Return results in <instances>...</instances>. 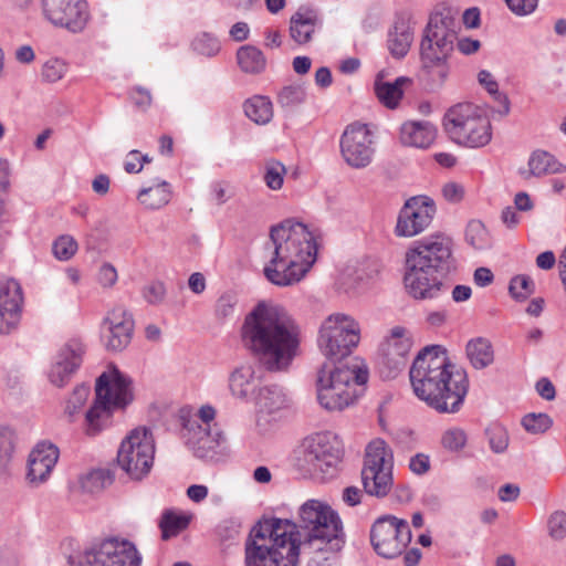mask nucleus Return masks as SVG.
I'll return each instance as SVG.
<instances>
[{
    "mask_svg": "<svg viewBox=\"0 0 566 566\" xmlns=\"http://www.w3.org/2000/svg\"><path fill=\"white\" fill-rule=\"evenodd\" d=\"M243 347L268 371H286L298 355L301 329L279 305L258 303L240 329Z\"/></svg>",
    "mask_w": 566,
    "mask_h": 566,
    "instance_id": "f257e3e1",
    "label": "nucleus"
},
{
    "mask_svg": "<svg viewBox=\"0 0 566 566\" xmlns=\"http://www.w3.org/2000/svg\"><path fill=\"white\" fill-rule=\"evenodd\" d=\"M409 378L415 395L439 413L458 412L469 390L465 370L452 364L440 345L419 352Z\"/></svg>",
    "mask_w": 566,
    "mask_h": 566,
    "instance_id": "f03ea898",
    "label": "nucleus"
},
{
    "mask_svg": "<svg viewBox=\"0 0 566 566\" xmlns=\"http://www.w3.org/2000/svg\"><path fill=\"white\" fill-rule=\"evenodd\" d=\"M265 250L269 251L263 269L265 279L285 287L298 283L308 272L316 260L317 243L304 223L287 219L271 228Z\"/></svg>",
    "mask_w": 566,
    "mask_h": 566,
    "instance_id": "7ed1b4c3",
    "label": "nucleus"
},
{
    "mask_svg": "<svg viewBox=\"0 0 566 566\" xmlns=\"http://www.w3.org/2000/svg\"><path fill=\"white\" fill-rule=\"evenodd\" d=\"M457 269L450 237L436 234L417 241L406 252V290L416 300L438 297L448 291L447 281Z\"/></svg>",
    "mask_w": 566,
    "mask_h": 566,
    "instance_id": "20e7f679",
    "label": "nucleus"
},
{
    "mask_svg": "<svg viewBox=\"0 0 566 566\" xmlns=\"http://www.w3.org/2000/svg\"><path fill=\"white\" fill-rule=\"evenodd\" d=\"M296 539L297 523L277 517L259 521L244 544L245 566H297L302 546ZM307 566H336V562L324 558V564L311 560Z\"/></svg>",
    "mask_w": 566,
    "mask_h": 566,
    "instance_id": "39448f33",
    "label": "nucleus"
},
{
    "mask_svg": "<svg viewBox=\"0 0 566 566\" xmlns=\"http://www.w3.org/2000/svg\"><path fill=\"white\" fill-rule=\"evenodd\" d=\"M457 22L448 8L431 13L420 43L421 80L427 88H440L449 75L448 60L457 40Z\"/></svg>",
    "mask_w": 566,
    "mask_h": 566,
    "instance_id": "423d86ee",
    "label": "nucleus"
},
{
    "mask_svg": "<svg viewBox=\"0 0 566 566\" xmlns=\"http://www.w3.org/2000/svg\"><path fill=\"white\" fill-rule=\"evenodd\" d=\"M302 551L336 554L345 545L343 523L328 504L306 501L298 510L297 539Z\"/></svg>",
    "mask_w": 566,
    "mask_h": 566,
    "instance_id": "0eeeda50",
    "label": "nucleus"
},
{
    "mask_svg": "<svg viewBox=\"0 0 566 566\" xmlns=\"http://www.w3.org/2000/svg\"><path fill=\"white\" fill-rule=\"evenodd\" d=\"M130 380L116 367L96 379L95 399L85 413L84 432L94 437L111 423L113 411L126 407L133 399Z\"/></svg>",
    "mask_w": 566,
    "mask_h": 566,
    "instance_id": "6e6552de",
    "label": "nucleus"
},
{
    "mask_svg": "<svg viewBox=\"0 0 566 566\" xmlns=\"http://www.w3.org/2000/svg\"><path fill=\"white\" fill-rule=\"evenodd\" d=\"M367 380L368 371L356 363L324 364L317 376L318 402L328 411H340L355 401V386Z\"/></svg>",
    "mask_w": 566,
    "mask_h": 566,
    "instance_id": "1a4fd4ad",
    "label": "nucleus"
},
{
    "mask_svg": "<svg viewBox=\"0 0 566 566\" xmlns=\"http://www.w3.org/2000/svg\"><path fill=\"white\" fill-rule=\"evenodd\" d=\"M444 128L454 143L464 147H484L492 139L490 119L471 103H460L449 108L444 116Z\"/></svg>",
    "mask_w": 566,
    "mask_h": 566,
    "instance_id": "9d476101",
    "label": "nucleus"
},
{
    "mask_svg": "<svg viewBox=\"0 0 566 566\" xmlns=\"http://www.w3.org/2000/svg\"><path fill=\"white\" fill-rule=\"evenodd\" d=\"M359 324L348 315L332 314L321 326L318 347L331 366L339 365L359 342Z\"/></svg>",
    "mask_w": 566,
    "mask_h": 566,
    "instance_id": "9b49d317",
    "label": "nucleus"
},
{
    "mask_svg": "<svg viewBox=\"0 0 566 566\" xmlns=\"http://www.w3.org/2000/svg\"><path fill=\"white\" fill-rule=\"evenodd\" d=\"M155 441L146 428L132 430L122 441L116 457L117 467L133 481L146 478L154 464Z\"/></svg>",
    "mask_w": 566,
    "mask_h": 566,
    "instance_id": "f8f14e48",
    "label": "nucleus"
},
{
    "mask_svg": "<svg viewBox=\"0 0 566 566\" xmlns=\"http://www.w3.org/2000/svg\"><path fill=\"white\" fill-rule=\"evenodd\" d=\"M392 453L385 441L375 440L366 448L361 482L365 492L376 497H385L391 490Z\"/></svg>",
    "mask_w": 566,
    "mask_h": 566,
    "instance_id": "ddd939ff",
    "label": "nucleus"
},
{
    "mask_svg": "<svg viewBox=\"0 0 566 566\" xmlns=\"http://www.w3.org/2000/svg\"><path fill=\"white\" fill-rule=\"evenodd\" d=\"M343 450L337 438L328 432L306 438L301 447L298 464L312 475L325 474L340 461Z\"/></svg>",
    "mask_w": 566,
    "mask_h": 566,
    "instance_id": "4468645a",
    "label": "nucleus"
},
{
    "mask_svg": "<svg viewBox=\"0 0 566 566\" xmlns=\"http://www.w3.org/2000/svg\"><path fill=\"white\" fill-rule=\"evenodd\" d=\"M411 541V530L406 520L394 515L378 517L370 528V543L385 558L399 556Z\"/></svg>",
    "mask_w": 566,
    "mask_h": 566,
    "instance_id": "2eb2a0df",
    "label": "nucleus"
},
{
    "mask_svg": "<svg viewBox=\"0 0 566 566\" xmlns=\"http://www.w3.org/2000/svg\"><path fill=\"white\" fill-rule=\"evenodd\" d=\"M339 147L345 163L355 169L369 166L375 155L373 134L366 124L359 122L346 126Z\"/></svg>",
    "mask_w": 566,
    "mask_h": 566,
    "instance_id": "dca6fc26",
    "label": "nucleus"
},
{
    "mask_svg": "<svg viewBox=\"0 0 566 566\" xmlns=\"http://www.w3.org/2000/svg\"><path fill=\"white\" fill-rule=\"evenodd\" d=\"M142 557L128 541L106 539L87 549L80 566H140Z\"/></svg>",
    "mask_w": 566,
    "mask_h": 566,
    "instance_id": "f3484780",
    "label": "nucleus"
},
{
    "mask_svg": "<svg viewBox=\"0 0 566 566\" xmlns=\"http://www.w3.org/2000/svg\"><path fill=\"white\" fill-rule=\"evenodd\" d=\"M436 214L434 201L427 196L409 198L399 211L395 233L411 238L424 231Z\"/></svg>",
    "mask_w": 566,
    "mask_h": 566,
    "instance_id": "a211bd4d",
    "label": "nucleus"
},
{
    "mask_svg": "<svg viewBox=\"0 0 566 566\" xmlns=\"http://www.w3.org/2000/svg\"><path fill=\"white\" fill-rule=\"evenodd\" d=\"M412 342L402 326H395L379 348V365L386 378H395L407 365Z\"/></svg>",
    "mask_w": 566,
    "mask_h": 566,
    "instance_id": "6ab92c4d",
    "label": "nucleus"
},
{
    "mask_svg": "<svg viewBox=\"0 0 566 566\" xmlns=\"http://www.w3.org/2000/svg\"><path fill=\"white\" fill-rule=\"evenodd\" d=\"M44 17L54 25L81 32L88 20L85 0H41Z\"/></svg>",
    "mask_w": 566,
    "mask_h": 566,
    "instance_id": "aec40b11",
    "label": "nucleus"
},
{
    "mask_svg": "<svg viewBox=\"0 0 566 566\" xmlns=\"http://www.w3.org/2000/svg\"><path fill=\"white\" fill-rule=\"evenodd\" d=\"M134 319L124 307L117 306L109 311L103 319L101 336L108 352H122L133 337Z\"/></svg>",
    "mask_w": 566,
    "mask_h": 566,
    "instance_id": "412c9836",
    "label": "nucleus"
},
{
    "mask_svg": "<svg viewBox=\"0 0 566 566\" xmlns=\"http://www.w3.org/2000/svg\"><path fill=\"white\" fill-rule=\"evenodd\" d=\"M182 437L188 448L200 459L212 458L216 449L226 441L223 433L216 424L213 428H207L199 424L197 419L184 422Z\"/></svg>",
    "mask_w": 566,
    "mask_h": 566,
    "instance_id": "4be33fe9",
    "label": "nucleus"
},
{
    "mask_svg": "<svg viewBox=\"0 0 566 566\" xmlns=\"http://www.w3.org/2000/svg\"><path fill=\"white\" fill-rule=\"evenodd\" d=\"M83 346L77 340H70L56 353L49 380L56 387H64L82 364Z\"/></svg>",
    "mask_w": 566,
    "mask_h": 566,
    "instance_id": "5701e85b",
    "label": "nucleus"
},
{
    "mask_svg": "<svg viewBox=\"0 0 566 566\" xmlns=\"http://www.w3.org/2000/svg\"><path fill=\"white\" fill-rule=\"evenodd\" d=\"M59 448L50 442H40L31 451L28 461L27 479L30 484L45 482L59 460Z\"/></svg>",
    "mask_w": 566,
    "mask_h": 566,
    "instance_id": "b1692460",
    "label": "nucleus"
},
{
    "mask_svg": "<svg viewBox=\"0 0 566 566\" xmlns=\"http://www.w3.org/2000/svg\"><path fill=\"white\" fill-rule=\"evenodd\" d=\"M22 293L15 281L0 287V334H9L20 321Z\"/></svg>",
    "mask_w": 566,
    "mask_h": 566,
    "instance_id": "393cba45",
    "label": "nucleus"
},
{
    "mask_svg": "<svg viewBox=\"0 0 566 566\" xmlns=\"http://www.w3.org/2000/svg\"><path fill=\"white\" fill-rule=\"evenodd\" d=\"M260 388V379L255 376L252 365H241L229 376V389L238 399L247 400L254 397Z\"/></svg>",
    "mask_w": 566,
    "mask_h": 566,
    "instance_id": "a878e982",
    "label": "nucleus"
},
{
    "mask_svg": "<svg viewBox=\"0 0 566 566\" xmlns=\"http://www.w3.org/2000/svg\"><path fill=\"white\" fill-rule=\"evenodd\" d=\"M436 127L427 122H406L400 128V142L406 146L427 148L436 138Z\"/></svg>",
    "mask_w": 566,
    "mask_h": 566,
    "instance_id": "bb28decb",
    "label": "nucleus"
},
{
    "mask_svg": "<svg viewBox=\"0 0 566 566\" xmlns=\"http://www.w3.org/2000/svg\"><path fill=\"white\" fill-rule=\"evenodd\" d=\"M413 41V31L410 22L399 17L396 19L392 28L388 32V50L390 54L396 59L403 57Z\"/></svg>",
    "mask_w": 566,
    "mask_h": 566,
    "instance_id": "cd10ccee",
    "label": "nucleus"
},
{
    "mask_svg": "<svg viewBox=\"0 0 566 566\" xmlns=\"http://www.w3.org/2000/svg\"><path fill=\"white\" fill-rule=\"evenodd\" d=\"M566 166L560 164L552 154L544 150L534 151L528 159V170H520L524 179L545 175L562 174Z\"/></svg>",
    "mask_w": 566,
    "mask_h": 566,
    "instance_id": "c85d7f7f",
    "label": "nucleus"
},
{
    "mask_svg": "<svg viewBox=\"0 0 566 566\" xmlns=\"http://www.w3.org/2000/svg\"><path fill=\"white\" fill-rule=\"evenodd\" d=\"M318 24L319 19L315 12L298 11L290 20V35L297 44H306L312 40V35Z\"/></svg>",
    "mask_w": 566,
    "mask_h": 566,
    "instance_id": "c756f323",
    "label": "nucleus"
},
{
    "mask_svg": "<svg viewBox=\"0 0 566 566\" xmlns=\"http://www.w3.org/2000/svg\"><path fill=\"white\" fill-rule=\"evenodd\" d=\"M410 82L411 80L406 76L397 77L392 83L381 82L377 78L375 81V93L384 106L395 109L403 96L402 86Z\"/></svg>",
    "mask_w": 566,
    "mask_h": 566,
    "instance_id": "7c9ffc66",
    "label": "nucleus"
},
{
    "mask_svg": "<svg viewBox=\"0 0 566 566\" xmlns=\"http://www.w3.org/2000/svg\"><path fill=\"white\" fill-rule=\"evenodd\" d=\"M467 357L475 369H484L494 360V350L491 342L484 337H476L468 342Z\"/></svg>",
    "mask_w": 566,
    "mask_h": 566,
    "instance_id": "2f4dec72",
    "label": "nucleus"
},
{
    "mask_svg": "<svg viewBox=\"0 0 566 566\" xmlns=\"http://www.w3.org/2000/svg\"><path fill=\"white\" fill-rule=\"evenodd\" d=\"M171 198L170 185L167 181H159L154 186L143 188L137 196L139 202L147 209H160Z\"/></svg>",
    "mask_w": 566,
    "mask_h": 566,
    "instance_id": "473e14b6",
    "label": "nucleus"
},
{
    "mask_svg": "<svg viewBox=\"0 0 566 566\" xmlns=\"http://www.w3.org/2000/svg\"><path fill=\"white\" fill-rule=\"evenodd\" d=\"M237 62L242 72L259 74L266 65L264 54L254 45H242L237 51Z\"/></svg>",
    "mask_w": 566,
    "mask_h": 566,
    "instance_id": "72a5a7b5",
    "label": "nucleus"
},
{
    "mask_svg": "<svg viewBox=\"0 0 566 566\" xmlns=\"http://www.w3.org/2000/svg\"><path fill=\"white\" fill-rule=\"evenodd\" d=\"M255 405L261 411L273 413L285 405V395L282 389L275 385L264 386L258 389L254 395Z\"/></svg>",
    "mask_w": 566,
    "mask_h": 566,
    "instance_id": "f704fd0d",
    "label": "nucleus"
},
{
    "mask_svg": "<svg viewBox=\"0 0 566 566\" xmlns=\"http://www.w3.org/2000/svg\"><path fill=\"white\" fill-rule=\"evenodd\" d=\"M190 516L177 514L174 510H165L159 521V528L161 531V538L168 541L177 536L189 525Z\"/></svg>",
    "mask_w": 566,
    "mask_h": 566,
    "instance_id": "c9c22d12",
    "label": "nucleus"
},
{
    "mask_svg": "<svg viewBox=\"0 0 566 566\" xmlns=\"http://www.w3.org/2000/svg\"><path fill=\"white\" fill-rule=\"evenodd\" d=\"M243 107L247 117L259 125L269 123L273 116L272 103L265 96H254L248 99Z\"/></svg>",
    "mask_w": 566,
    "mask_h": 566,
    "instance_id": "e433bc0d",
    "label": "nucleus"
},
{
    "mask_svg": "<svg viewBox=\"0 0 566 566\" xmlns=\"http://www.w3.org/2000/svg\"><path fill=\"white\" fill-rule=\"evenodd\" d=\"M306 95V88L303 84H290L277 93V103L286 111H294L305 103Z\"/></svg>",
    "mask_w": 566,
    "mask_h": 566,
    "instance_id": "4c0bfd02",
    "label": "nucleus"
},
{
    "mask_svg": "<svg viewBox=\"0 0 566 566\" xmlns=\"http://www.w3.org/2000/svg\"><path fill=\"white\" fill-rule=\"evenodd\" d=\"M115 480V475L109 469H97L87 473L82 480L81 485L85 492L97 493L109 486Z\"/></svg>",
    "mask_w": 566,
    "mask_h": 566,
    "instance_id": "58836bf2",
    "label": "nucleus"
},
{
    "mask_svg": "<svg viewBox=\"0 0 566 566\" xmlns=\"http://www.w3.org/2000/svg\"><path fill=\"white\" fill-rule=\"evenodd\" d=\"M465 242L475 250L490 247L491 240L485 226L479 220H471L465 228Z\"/></svg>",
    "mask_w": 566,
    "mask_h": 566,
    "instance_id": "ea45409f",
    "label": "nucleus"
},
{
    "mask_svg": "<svg viewBox=\"0 0 566 566\" xmlns=\"http://www.w3.org/2000/svg\"><path fill=\"white\" fill-rule=\"evenodd\" d=\"M14 432L8 427L0 428V478L6 475L14 451Z\"/></svg>",
    "mask_w": 566,
    "mask_h": 566,
    "instance_id": "a19ab883",
    "label": "nucleus"
},
{
    "mask_svg": "<svg viewBox=\"0 0 566 566\" xmlns=\"http://www.w3.org/2000/svg\"><path fill=\"white\" fill-rule=\"evenodd\" d=\"M468 442L467 432L462 428L452 427L441 436V446L450 452L462 451Z\"/></svg>",
    "mask_w": 566,
    "mask_h": 566,
    "instance_id": "79ce46f5",
    "label": "nucleus"
},
{
    "mask_svg": "<svg viewBox=\"0 0 566 566\" xmlns=\"http://www.w3.org/2000/svg\"><path fill=\"white\" fill-rule=\"evenodd\" d=\"M522 427L532 434L544 433L553 426V419L547 413H527L521 420Z\"/></svg>",
    "mask_w": 566,
    "mask_h": 566,
    "instance_id": "37998d69",
    "label": "nucleus"
},
{
    "mask_svg": "<svg viewBox=\"0 0 566 566\" xmlns=\"http://www.w3.org/2000/svg\"><path fill=\"white\" fill-rule=\"evenodd\" d=\"M485 434L494 453H503L507 449L510 438L507 430L503 426L493 423L485 430Z\"/></svg>",
    "mask_w": 566,
    "mask_h": 566,
    "instance_id": "c03bdc74",
    "label": "nucleus"
},
{
    "mask_svg": "<svg viewBox=\"0 0 566 566\" xmlns=\"http://www.w3.org/2000/svg\"><path fill=\"white\" fill-rule=\"evenodd\" d=\"M78 249L76 240L69 234L60 235L52 244L54 256L60 261H69Z\"/></svg>",
    "mask_w": 566,
    "mask_h": 566,
    "instance_id": "a18cd8bd",
    "label": "nucleus"
},
{
    "mask_svg": "<svg viewBox=\"0 0 566 566\" xmlns=\"http://www.w3.org/2000/svg\"><path fill=\"white\" fill-rule=\"evenodd\" d=\"M509 291L515 300L524 301L535 292V283L528 275H516L511 280Z\"/></svg>",
    "mask_w": 566,
    "mask_h": 566,
    "instance_id": "49530a36",
    "label": "nucleus"
},
{
    "mask_svg": "<svg viewBox=\"0 0 566 566\" xmlns=\"http://www.w3.org/2000/svg\"><path fill=\"white\" fill-rule=\"evenodd\" d=\"M90 396V387L85 384L77 385L70 398L66 401L65 413L67 415L70 421H73V417L80 411V409L84 406L87 398Z\"/></svg>",
    "mask_w": 566,
    "mask_h": 566,
    "instance_id": "de8ad7c7",
    "label": "nucleus"
},
{
    "mask_svg": "<svg viewBox=\"0 0 566 566\" xmlns=\"http://www.w3.org/2000/svg\"><path fill=\"white\" fill-rule=\"evenodd\" d=\"M192 48L202 55L214 56L220 51V42L213 34L203 32L192 41Z\"/></svg>",
    "mask_w": 566,
    "mask_h": 566,
    "instance_id": "09e8293b",
    "label": "nucleus"
},
{
    "mask_svg": "<svg viewBox=\"0 0 566 566\" xmlns=\"http://www.w3.org/2000/svg\"><path fill=\"white\" fill-rule=\"evenodd\" d=\"M286 172L284 165L277 161L269 163L265 167L264 180L269 188L279 190L283 185V176Z\"/></svg>",
    "mask_w": 566,
    "mask_h": 566,
    "instance_id": "8fccbe9b",
    "label": "nucleus"
},
{
    "mask_svg": "<svg viewBox=\"0 0 566 566\" xmlns=\"http://www.w3.org/2000/svg\"><path fill=\"white\" fill-rule=\"evenodd\" d=\"M66 73V64L59 59H51L42 66V77L45 82L55 83Z\"/></svg>",
    "mask_w": 566,
    "mask_h": 566,
    "instance_id": "3c124183",
    "label": "nucleus"
},
{
    "mask_svg": "<svg viewBox=\"0 0 566 566\" xmlns=\"http://www.w3.org/2000/svg\"><path fill=\"white\" fill-rule=\"evenodd\" d=\"M548 534L552 538L560 541L566 536V513L555 511L551 514L548 522Z\"/></svg>",
    "mask_w": 566,
    "mask_h": 566,
    "instance_id": "603ef678",
    "label": "nucleus"
},
{
    "mask_svg": "<svg viewBox=\"0 0 566 566\" xmlns=\"http://www.w3.org/2000/svg\"><path fill=\"white\" fill-rule=\"evenodd\" d=\"M238 300L235 295L231 293L222 294L216 304V315L219 318H227L232 316L237 306Z\"/></svg>",
    "mask_w": 566,
    "mask_h": 566,
    "instance_id": "864d4df0",
    "label": "nucleus"
},
{
    "mask_svg": "<svg viewBox=\"0 0 566 566\" xmlns=\"http://www.w3.org/2000/svg\"><path fill=\"white\" fill-rule=\"evenodd\" d=\"M166 289L163 282L154 281L143 290V296L149 304H159L164 301Z\"/></svg>",
    "mask_w": 566,
    "mask_h": 566,
    "instance_id": "5fc2aeb1",
    "label": "nucleus"
},
{
    "mask_svg": "<svg viewBox=\"0 0 566 566\" xmlns=\"http://www.w3.org/2000/svg\"><path fill=\"white\" fill-rule=\"evenodd\" d=\"M510 10L516 15H527L536 8L538 0H505Z\"/></svg>",
    "mask_w": 566,
    "mask_h": 566,
    "instance_id": "6e6d98bb",
    "label": "nucleus"
},
{
    "mask_svg": "<svg viewBox=\"0 0 566 566\" xmlns=\"http://www.w3.org/2000/svg\"><path fill=\"white\" fill-rule=\"evenodd\" d=\"M409 469L417 475H422L430 470L429 455L424 453L415 454L409 462Z\"/></svg>",
    "mask_w": 566,
    "mask_h": 566,
    "instance_id": "4d7b16f0",
    "label": "nucleus"
},
{
    "mask_svg": "<svg viewBox=\"0 0 566 566\" xmlns=\"http://www.w3.org/2000/svg\"><path fill=\"white\" fill-rule=\"evenodd\" d=\"M442 195L449 202H460L464 197V188L457 182H448L442 188Z\"/></svg>",
    "mask_w": 566,
    "mask_h": 566,
    "instance_id": "13d9d810",
    "label": "nucleus"
},
{
    "mask_svg": "<svg viewBox=\"0 0 566 566\" xmlns=\"http://www.w3.org/2000/svg\"><path fill=\"white\" fill-rule=\"evenodd\" d=\"M98 281L105 287L114 285L117 281V272L115 268L109 263L103 264L98 272Z\"/></svg>",
    "mask_w": 566,
    "mask_h": 566,
    "instance_id": "bf43d9fd",
    "label": "nucleus"
},
{
    "mask_svg": "<svg viewBox=\"0 0 566 566\" xmlns=\"http://www.w3.org/2000/svg\"><path fill=\"white\" fill-rule=\"evenodd\" d=\"M537 394L545 400H554L556 390L553 382L548 378H541L535 385Z\"/></svg>",
    "mask_w": 566,
    "mask_h": 566,
    "instance_id": "052dcab7",
    "label": "nucleus"
},
{
    "mask_svg": "<svg viewBox=\"0 0 566 566\" xmlns=\"http://www.w3.org/2000/svg\"><path fill=\"white\" fill-rule=\"evenodd\" d=\"M132 99L138 107L146 108L151 104L150 92L144 87L137 86L132 92Z\"/></svg>",
    "mask_w": 566,
    "mask_h": 566,
    "instance_id": "680f3d73",
    "label": "nucleus"
},
{
    "mask_svg": "<svg viewBox=\"0 0 566 566\" xmlns=\"http://www.w3.org/2000/svg\"><path fill=\"white\" fill-rule=\"evenodd\" d=\"M111 179L105 174L97 175L92 181L93 191L99 196H105L109 190Z\"/></svg>",
    "mask_w": 566,
    "mask_h": 566,
    "instance_id": "e2e57ef3",
    "label": "nucleus"
},
{
    "mask_svg": "<svg viewBox=\"0 0 566 566\" xmlns=\"http://www.w3.org/2000/svg\"><path fill=\"white\" fill-rule=\"evenodd\" d=\"M481 42L471 38H462L458 40V49L465 55L473 54L479 51Z\"/></svg>",
    "mask_w": 566,
    "mask_h": 566,
    "instance_id": "0e129e2a",
    "label": "nucleus"
},
{
    "mask_svg": "<svg viewBox=\"0 0 566 566\" xmlns=\"http://www.w3.org/2000/svg\"><path fill=\"white\" fill-rule=\"evenodd\" d=\"M473 279L476 285L483 287L493 282L494 275L490 269L481 266L474 271Z\"/></svg>",
    "mask_w": 566,
    "mask_h": 566,
    "instance_id": "69168bd1",
    "label": "nucleus"
},
{
    "mask_svg": "<svg viewBox=\"0 0 566 566\" xmlns=\"http://www.w3.org/2000/svg\"><path fill=\"white\" fill-rule=\"evenodd\" d=\"M250 29L245 22H237L230 29L231 38L237 42H242L249 38Z\"/></svg>",
    "mask_w": 566,
    "mask_h": 566,
    "instance_id": "338daca9",
    "label": "nucleus"
},
{
    "mask_svg": "<svg viewBox=\"0 0 566 566\" xmlns=\"http://www.w3.org/2000/svg\"><path fill=\"white\" fill-rule=\"evenodd\" d=\"M187 495L191 501L200 503L208 496V488L202 484H192L187 489Z\"/></svg>",
    "mask_w": 566,
    "mask_h": 566,
    "instance_id": "774afa93",
    "label": "nucleus"
}]
</instances>
